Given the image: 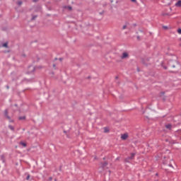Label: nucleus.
I'll list each match as a JSON object with an SVG mask.
<instances>
[{"mask_svg": "<svg viewBox=\"0 0 181 181\" xmlns=\"http://www.w3.org/2000/svg\"><path fill=\"white\" fill-rule=\"evenodd\" d=\"M104 132L108 134V132H110V129H108V127H104Z\"/></svg>", "mask_w": 181, "mask_h": 181, "instance_id": "obj_7", "label": "nucleus"}, {"mask_svg": "<svg viewBox=\"0 0 181 181\" xmlns=\"http://www.w3.org/2000/svg\"><path fill=\"white\" fill-rule=\"evenodd\" d=\"M129 137V135L128 134V133H124L121 134V139L122 141H127L128 139V138Z\"/></svg>", "mask_w": 181, "mask_h": 181, "instance_id": "obj_2", "label": "nucleus"}, {"mask_svg": "<svg viewBox=\"0 0 181 181\" xmlns=\"http://www.w3.org/2000/svg\"><path fill=\"white\" fill-rule=\"evenodd\" d=\"M132 2H136V0H131Z\"/></svg>", "mask_w": 181, "mask_h": 181, "instance_id": "obj_21", "label": "nucleus"}, {"mask_svg": "<svg viewBox=\"0 0 181 181\" xmlns=\"http://www.w3.org/2000/svg\"><path fill=\"white\" fill-rule=\"evenodd\" d=\"M3 47H8V43L6 42V43L3 44Z\"/></svg>", "mask_w": 181, "mask_h": 181, "instance_id": "obj_13", "label": "nucleus"}, {"mask_svg": "<svg viewBox=\"0 0 181 181\" xmlns=\"http://www.w3.org/2000/svg\"><path fill=\"white\" fill-rule=\"evenodd\" d=\"M8 128H10V129H11V131H14V130H15V128L13 127V126L9 125V126H8Z\"/></svg>", "mask_w": 181, "mask_h": 181, "instance_id": "obj_10", "label": "nucleus"}, {"mask_svg": "<svg viewBox=\"0 0 181 181\" xmlns=\"http://www.w3.org/2000/svg\"><path fill=\"white\" fill-rule=\"evenodd\" d=\"M171 14L170 13H163V16H170Z\"/></svg>", "mask_w": 181, "mask_h": 181, "instance_id": "obj_8", "label": "nucleus"}, {"mask_svg": "<svg viewBox=\"0 0 181 181\" xmlns=\"http://www.w3.org/2000/svg\"><path fill=\"white\" fill-rule=\"evenodd\" d=\"M56 64H53L52 67L54 70H56Z\"/></svg>", "mask_w": 181, "mask_h": 181, "instance_id": "obj_15", "label": "nucleus"}, {"mask_svg": "<svg viewBox=\"0 0 181 181\" xmlns=\"http://www.w3.org/2000/svg\"><path fill=\"white\" fill-rule=\"evenodd\" d=\"M103 166H107V163H105Z\"/></svg>", "mask_w": 181, "mask_h": 181, "instance_id": "obj_22", "label": "nucleus"}, {"mask_svg": "<svg viewBox=\"0 0 181 181\" xmlns=\"http://www.w3.org/2000/svg\"><path fill=\"white\" fill-rule=\"evenodd\" d=\"M134 156H135V153H132L130 158L133 159Z\"/></svg>", "mask_w": 181, "mask_h": 181, "instance_id": "obj_16", "label": "nucleus"}, {"mask_svg": "<svg viewBox=\"0 0 181 181\" xmlns=\"http://www.w3.org/2000/svg\"><path fill=\"white\" fill-rule=\"evenodd\" d=\"M17 4L21 6V5H22V1H18Z\"/></svg>", "mask_w": 181, "mask_h": 181, "instance_id": "obj_14", "label": "nucleus"}, {"mask_svg": "<svg viewBox=\"0 0 181 181\" xmlns=\"http://www.w3.org/2000/svg\"><path fill=\"white\" fill-rule=\"evenodd\" d=\"M129 52H122V55L120 56V59H122V60H125V59H129Z\"/></svg>", "mask_w": 181, "mask_h": 181, "instance_id": "obj_1", "label": "nucleus"}, {"mask_svg": "<svg viewBox=\"0 0 181 181\" xmlns=\"http://www.w3.org/2000/svg\"><path fill=\"white\" fill-rule=\"evenodd\" d=\"M35 18H36V16H34V17L33 18V20H34Z\"/></svg>", "mask_w": 181, "mask_h": 181, "instance_id": "obj_23", "label": "nucleus"}, {"mask_svg": "<svg viewBox=\"0 0 181 181\" xmlns=\"http://www.w3.org/2000/svg\"><path fill=\"white\" fill-rule=\"evenodd\" d=\"M165 128L167 129H172V124H166Z\"/></svg>", "mask_w": 181, "mask_h": 181, "instance_id": "obj_6", "label": "nucleus"}, {"mask_svg": "<svg viewBox=\"0 0 181 181\" xmlns=\"http://www.w3.org/2000/svg\"><path fill=\"white\" fill-rule=\"evenodd\" d=\"M175 6H177V8L181 7V0H180L177 2L175 3Z\"/></svg>", "mask_w": 181, "mask_h": 181, "instance_id": "obj_5", "label": "nucleus"}, {"mask_svg": "<svg viewBox=\"0 0 181 181\" xmlns=\"http://www.w3.org/2000/svg\"><path fill=\"white\" fill-rule=\"evenodd\" d=\"M164 69H167L168 68L167 67H164Z\"/></svg>", "mask_w": 181, "mask_h": 181, "instance_id": "obj_24", "label": "nucleus"}, {"mask_svg": "<svg viewBox=\"0 0 181 181\" xmlns=\"http://www.w3.org/2000/svg\"><path fill=\"white\" fill-rule=\"evenodd\" d=\"M21 145H22L24 147H26V143L21 141Z\"/></svg>", "mask_w": 181, "mask_h": 181, "instance_id": "obj_11", "label": "nucleus"}, {"mask_svg": "<svg viewBox=\"0 0 181 181\" xmlns=\"http://www.w3.org/2000/svg\"><path fill=\"white\" fill-rule=\"evenodd\" d=\"M25 116H23V117H19V119H25Z\"/></svg>", "mask_w": 181, "mask_h": 181, "instance_id": "obj_18", "label": "nucleus"}, {"mask_svg": "<svg viewBox=\"0 0 181 181\" xmlns=\"http://www.w3.org/2000/svg\"><path fill=\"white\" fill-rule=\"evenodd\" d=\"M29 179H30V175L27 176V180H29Z\"/></svg>", "mask_w": 181, "mask_h": 181, "instance_id": "obj_19", "label": "nucleus"}, {"mask_svg": "<svg viewBox=\"0 0 181 181\" xmlns=\"http://www.w3.org/2000/svg\"><path fill=\"white\" fill-rule=\"evenodd\" d=\"M36 68H35V66H30L28 69V74H30L32 73H33L35 71Z\"/></svg>", "mask_w": 181, "mask_h": 181, "instance_id": "obj_3", "label": "nucleus"}, {"mask_svg": "<svg viewBox=\"0 0 181 181\" xmlns=\"http://www.w3.org/2000/svg\"><path fill=\"white\" fill-rule=\"evenodd\" d=\"M177 33H179V35H181V29L180 28L177 30Z\"/></svg>", "mask_w": 181, "mask_h": 181, "instance_id": "obj_17", "label": "nucleus"}, {"mask_svg": "<svg viewBox=\"0 0 181 181\" xmlns=\"http://www.w3.org/2000/svg\"><path fill=\"white\" fill-rule=\"evenodd\" d=\"M127 28H128V24H125L122 26V30H125V29H127Z\"/></svg>", "mask_w": 181, "mask_h": 181, "instance_id": "obj_9", "label": "nucleus"}, {"mask_svg": "<svg viewBox=\"0 0 181 181\" xmlns=\"http://www.w3.org/2000/svg\"><path fill=\"white\" fill-rule=\"evenodd\" d=\"M163 29H168L167 26H163Z\"/></svg>", "mask_w": 181, "mask_h": 181, "instance_id": "obj_20", "label": "nucleus"}, {"mask_svg": "<svg viewBox=\"0 0 181 181\" xmlns=\"http://www.w3.org/2000/svg\"><path fill=\"white\" fill-rule=\"evenodd\" d=\"M66 9H69V11H71V6H68L65 7Z\"/></svg>", "mask_w": 181, "mask_h": 181, "instance_id": "obj_12", "label": "nucleus"}, {"mask_svg": "<svg viewBox=\"0 0 181 181\" xmlns=\"http://www.w3.org/2000/svg\"><path fill=\"white\" fill-rule=\"evenodd\" d=\"M4 115L6 117V118H8V119L10 121V122H13V120H11V117L8 116V110L4 111Z\"/></svg>", "mask_w": 181, "mask_h": 181, "instance_id": "obj_4", "label": "nucleus"}]
</instances>
